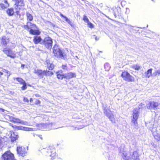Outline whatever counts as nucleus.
<instances>
[{
	"label": "nucleus",
	"mask_w": 160,
	"mask_h": 160,
	"mask_svg": "<svg viewBox=\"0 0 160 160\" xmlns=\"http://www.w3.org/2000/svg\"><path fill=\"white\" fill-rule=\"evenodd\" d=\"M53 52L55 56L61 59L65 60L67 59V56L62 51L58 46L55 45L53 48Z\"/></svg>",
	"instance_id": "f257e3e1"
},
{
	"label": "nucleus",
	"mask_w": 160,
	"mask_h": 160,
	"mask_svg": "<svg viewBox=\"0 0 160 160\" xmlns=\"http://www.w3.org/2000/svg\"><path fill=\"white\" fill-rule=\"evenodd\" d=\"M25 28L26 29H30V33L33 35H38L40 32L39 30H37L36 25L30 22H28L27 24L25 26Z\"/></svg>",
	"instance_id": "f03ea898"
},
{
	"label": "nucleus",
	"mask_w": 160,
	"mask_h": 160,
	"mask_svg": "<svg viewBox=\"0 0 160 160\" xmlns=\"http://www.w3.org/2000/svg\"><path fill=\"white\" fill-rule=\"evenodd\" d=\"M139 113V111L138 108L134 109L133 114V119L132 120V122L134 128L137 129L138 128L137 119L138 117Z\"/></svg>",
	"instance_id": "7ed1b4c3"
},
{
	"label": "nucleus",
	"mask_w": 160,
	"mask_h": 160,
	"mask_svg": "<svg viewBox=\"0 0 160 160\" xmlns=\"http://www.w3.org/2000/svg\"><path fill=\"white\" fill-rule=\"evenodd\" d=\"M2 51L8 56L10 57L11 58H14L16 57V52L12 51L9 48H4L3 49Z\"/></svg>",
	"instance_id": "20e7f679"
},
{
	"label": "nucleus",
	"mask_w": 160,
	"mask_h": 160,
	"mask_svg": "<svg viewBox=\"0 0 160 160\" xmlns=\"http://www.w3.org/2000/svg\"><path fill=\"white\" fill-rule=\"evenodd\" d=\"M103 108L104 110V114L110 119L112 122L114 121V118L113 117V115L107 106H103Z\"/></svg>",
	"instance_id": "39448f33"
},
{
	"label": "nucleus",
	"mask_w": 160,
	"mask_h": 160,
	"mask_svg": "<svg viewBox=\"0 0 160 160\" xmlns=\"http://www.w3.org/2000/svg\"><path fill=\"white\" fill-rule=\"evenodd\" d=\"M44 154L47 156H50L54 158L57 156L55 149L51 147L48 148L45 150Z\"/></svg>",
	"instance_id": "423d86ee"
},
{
	"label": "nucleus",
	"mask_w": 160,
	"mask_h": 160,
	"mask_svg": "<svg viewBox=\"0 0 160 160\" xmlns=\"http://www.w3.org/2000/svg\"><path fill=\"white\" fill-rule=\"evenodd\" d=\"M2 160H16L14 155L10 152H6L1 157Z\"/></svg>",
	"instance_id": "0eeeda50"
},
{
	"label": "nucleus",
	"mask_w": 160,
	"mask_h": 160,
	"mask_svg": "<svg viewBox=\"0 0 160 160\" xmlns=\"http://www.w3.org/2000/svg\"><path fill=\"white\" fill-rule=\"evenodd\" d=\"M121 76L123 79L127 81L132 82L134 81V78L127 72H123Z\"/></svg>",
	"instance_id": "6e6552de"
},
{
	"label": "nucleus",
	"mask_w": 160,
	"mask_h": 160,
	"mask_svg": "<svg viewBox=\"0 0 160 160\" xmlns=\"http://www.w3.org/2000/svg\"><path fill=\"white\" fill-rule=\"evenodd\" d=\"M43 43L47 48L51 49L52 46V41L50 38L46 37L44 39Z\"/></svg>",
	"instance_id": "1a4fd4ad"
},
{
	"label": "nucleus",
	"mask_w": 160,
	"mask_h": 160,
	"mask_svg": "<svg viewBox=\"0 0 160 160\" xmlns=\"http://www.w3.org/2000/svg\"><path fill=\"white\" fill-rule=\"evenodd\" d=\"M15 2V6L14 8L16 10V13L17 15H18L19 13V11L20 10V8L18 7V6H22L24 5L23 2V0H13Z\"/></svg>",
	"instance_id": "9d476101"
},
{
	"label": "nucleus",
	"mask_w": 160,
	"mask_h": 160,
	"mask_svg": "<svg viewBox=\"0 0 160 160\" xmlns=\"http://www.w3.org/2000/svg\"><path fill=\"white\" fill-rule=\"evenodd\" d=\"M27 149L22 146H18L17 148L18 154L22 157L25 156L26 154Z\"/></svg>",
	"instance_id": "9b49d317"
},
{
	"label": "nucleus",
	"mask_w": 160,
	"mask_h": 160,
	"mask_svg": "<svg viewBox=\"0 0 160 160\" xmlns=\"http://www.w3.org/2000/svg\"><path fill=\"white\" fill-rule=\"evenodd\" d=\"M159 104L158 102H150L147 104L146 106L148 109H153L157 108Z\"/></svg>",
	"instance_id": "f8f14e48"
},
{
	"label": "nucleus",
	"mask_w": 160,
	"mask_h": 160,
	"mask_svg": "<svg viewBox=\"0 0 160 160\" xmlns=\"http://www.w3.org/2000/svg\"><path fill=\"white\" fill-rule=\"evenodd\" d=\"M9 38L5 36L2 37L1 40V45L2 47H6L7 44L9 42Z\"/></svg>",
	"instance_id": "ddd939ff"
},
{
	"label": "nucleus",
	"mask_w": 160,
	"mask_h": 160,
	"mask_svg": "<svg viewBox=\"0 0 160 160\" xmlns=\"http://www.w3.org/2000/svg\"><path fill=\"white\" fill-rule=\"evenodd\" d=\"M151 131L155 138L157 140H159L160 134L157 132V129L156 128H152Z\"/></svg>",
	"instance_id": "4468645a"
},
{
	"label": "nucleus",
	"mask_w": 160,
	"mask_h": 160,
	"mask_svg": "<svg viewBox=\"0 0 160 160\" xmlns=\"http://www.w3.org/2000/svg\"><path fill=\"white\" fill-rule=\"evenodd\" d=\"M10 134L12 142H13L17 139L18 136L16 132H14L12 131H11L10 132Z\"/></svg>",
	"instance_id": "2eb2a0df"
},
{
	"label": "nucleus",
	"mask_w": 160,
	"mask_h": 160,
	"mask_svg": "<svg viewBox=\"0 0 160 160\" xmlns=\"http://www.w3.org/2000/svg\"><path fill=\"white\" fill-rule=\"evenodd\" d=\"M9 6V4L7 0H3L0 4V7L2 9H4Z\"/></svg>",
	"instance_id": "dca6fc26"
},
{
	"label": "nucleus",
	"mask_w": 160,
	"mask_h": 160,
	"mask_svg": "<svg viewBox=\"0 0 160 160\" xmlns=\"http://www.w3.org/2000/svg\"><path fill=\"white\" fill-rule=\"evenodd\" d=\"M76 77L75 73L72 72L64 74V78L67 79H69L72 78H75Z\"/></svg>",
	"instance_id": "f3484780"
},
{
	"label": "nucleus",
	"mask_w": 160,
	"mask_h": 160,
	"mask_svg": "<svg viewBox=\"0 0 160 160\" xmlns=\"http://www.w3.org/2000/svg\"><path fill=\"white\" fill-rule=\"evenodd\" d=\"M53 74V72L50 71H42L41 70V78L42 75L46 76H51Z\"/></svg>",
	"instance_id": "a211bd4d"
},
{
	"label": "nucleus",
	"mask_w": 160,
	"mask_h": 160,
	"mask_svg": "<svg viewBox=\"0 0 160 160\" xmlns=\"http://www.w3.org/2000/svg\"><path fill=\"white\" fill-rule=\"evenodd\" d=\"M44 64L46 65V66L50 70H52L54 68V65L52 63H50L49 60H47L44 62Z\"/></svg>",
	"instance_id": "6ab92c4d"
},
{
	"label": "nucleus",
	"mask_w": 160,
	"mask_h": 160,
	"mask_svg": "<svg viewBox=\"0 0 160 160\" xmlns=\"http://www.w3.org/2000/svg\"><path fill=\"white\" fill-rule=\"evenodd\" d=\"M51 126V124H41V130H44L45 129L46 130L49 129H50Z\"/></svg>",
	"instance_id": "aec40b11"
},
{
	"label": "nucleus",
	"mask_w": 160,
	"mask_h": 160,
	"mask_svg": "<svg viewBox=\"0 0 160 160\" xmlns=\"http://www.w3.org/2000/svg\"><path fill=\"white\" fill-rule=\"evenodd\" d=\"M132 157L133 160H140L139 155L137 152L136 151L133 152Z\"/></svg>",
	"instance_id": "412c9836"
},
{
	"label": "nucleus",
	"mask_w": 160,
	"mask_h": 160,
	"mask_svg": "<svg viewBox=\"0 0 160 160\" xmlns=\"http://www.w3.org/2000/svg\"><path fill=\"white\" fill-rule=\"evenodd\" d=\"M152 69H150L148 70L147 72H145L143 76L145 77L149 78L151 76H152Z\"/></svg>",
	"instance_id": "4be33fe9"
},
{
	"label": "nucleus",
	"mask_w": 160,
	"mask_h": 160,
	"mask_svg": "<svg viewBox=\"0 0 160 160\" xmlns=\"http://www.w3.org/2000/svg\"><path fill=\"white\" fill-rule=\"evenodd\" d=\"M60 16L61 17L64 18L65 19V21H66L68 24H69L71 26H73V24L66 17L64 16L61 13H60Z\"/></svg>",
	"instance_id": "5701e85b"
},
{
	"label": "nucleus",
	"mask_w": 160,
	"mask_h": 160,
	"mask_svg": "<svg viewBox=\"0 0 160 160\" xmlns=\"http://www.w3.org/2000/svg\"><path fill=\"white\" fill-rule=\"evenodd\" d=\"M7 14L9 16H12L13 15L14 11L12 8H8L7 10Z\"/></svg>",
	"instance_id": "b1692460"
},
{
	"label": "nucleus",
	"mask_w": 160,
	"mask_h": 160,
	"mask_svg": "<svg viewBox=\"0 0 160 160\" xmlns=\"http://www.w3.org/2000/svg\"><path fill=\"white\" fill-rule=\"evenodd\" d=\"M12 121L14 123H20L22 124L23 122L21 121L18 118H13L12 119Z\"/></svg>",
	"instance_id": "393cba45"
},
{
	"label": "nucleus",
	"mask_w": 160,
	"mask_h": 160,
	"mask_svg": "<svg viewBox=\"0 0 160 160\" xmlns=\"http://www.w3.org/2000/svg\"><path fill=\"white\" fill-rule=\"evenodd\" d=\"M122 157L124 160H132L130 157H127V154L126 153H123Z\"/></svg>",
	"instance_id": "a878e982"
},
{
	"label": "nucleus",
	"mask_w": 160,
	"mask_h": 160,
	"mask_svg": "<svg viewBox=\"0 0 160 160\" xmlns=\"http://www.w3.org/2000/svg\"><path fill=\"white\" fill-rule=\"evenodd\" d=\"M160 75V69L158 70H155L152 74V76H156Z\"/></svg>",
	"instance_id": "bb28decb"
},
{
	"label": "nucleus",
	"mask_w": 160,
	"mask_h": 160,
	"mask_svg": "<svg viewBox=\"0 0 160 160\" xmlns=\"http://www.w3.org/2000/svg\"><path fill=\"white\" fill-rule=\"evenodd\" d=\"M26 16L27 20L31 21L33 19V17L32 15L28 12L27 13Z\"/></svg>",
	"instance_id": "cd10ccee"
},
{
	"label": "nucleus",
	"mask_w": 160,
	"mask_h": 160,
	"mask_svg": "<svg viewBox=\"0 0 160 160\" xmlns=\"http://www.w3.org/2000/svg\"><path fill=\"white\" fill-rule=\"evenodd\" d=\"M33 40L35 43L37 44L38 43L40 42V36L34 37V38Z\"/></svg>",
	"instance_id": "c85d7f7f"
},
{
	"label": "nucleus",
	"mask_w": 160,
	"mask_h": 160,
	"mask_svg": "<svg viewBox=\"0 0 160 160\" xmlns=\"http://www.w3.org/2000/svg\"><path fill=\"white\" fill-rule=\"evenodd\" d=\"M131 67L137 70H139L140 69V67L139 65L135 64L133 65H132Z\"/></svg>",
	"instance_id": "c756f323"
},
{
	"label": "nucleus",
	"mask_w": 160,
	"mask_h": 160,
	"mask_svg": "<svg viewBox=\"0 0 160 160\" xmlns=\"http://www.w3.org/2000/svg\"><path fill=\"white\" fill-rule=\"evenodd\" d=\"M20 129L26 131H31L32 129V128L22 127L20 128Z\"/></svg>",
	"instance_id": "7c9ffc66"
},
{
	"label": "nucleus",
	"mask_w": 160,
	"mask_h": 160,
	"mask_svg": "<svg viewBox=\"0 0 160 160\" xmlns=\"http://www.w3.org/2000/svg\"><path fill=\"white\" fill-rule=\"evenodd\" d=\"M61 68L64 71H68V68L67 64L62 65L61 66Z\"/></svg>",
	"instance_id": "2f4dec72"
},
{
	"label": "nucleus",
	"mask_w": 160,
	"mask_h": 160,
	"mask_svg": "<svg viewBox=\"0 0 160 160\" xmlns=\"http://www.w3.org/2000/svg\"><path fill=\"white\" fill-rule=\"evenodd\" d=\"M16 79L21 84L25 83V81L21 78H17Z\"/></svg>",
	"instance_id": "473e14b6"
},
{
	"label": "nucleus",
	"mask_w": 160,
	"mask_h": 160,
	"mask_svg": "<svg viewBox=\"0 0 160 160\" xmlns=\"http://www.w3.org/2000/svg\"><path fill=\"white\" fill-rule=\"evenodd\" d=\"M57 77L59 79H62L63 78H64V74H61L58 73L57 74Z\"/></svg>",
	"instance_id": "72a5a7b5"
},
{
	"label": "nucleus",
	"mask_w": 160,
	"mask_h": 160,
	"mask_svg": "<svg viewBox=\"0 0 160 160\" xmlns=\"http://www.w3.org/2000/svg\"><path fill=\"white\" fill-rule=\"evenodd\" d=\"M109 64L108 63H105L104 64V68L106 71H108L110 68Z\"/></svg>",
	"instance_id": "f704fd0d"
},
{
	"label": "nucleus",
	"mask_w": 160,
	"mask_h": 160,
	"mask_svg": "<svg viewBox=\"0 0 160 160\" xmlns=\"http://www.w3.org/2000/svg\"><path fill=\"white\" fill-rule=\"evenodd\" d=\"M87 23L89 27L91 28H94L93 25L91 22H90L89 21L87 22Z\"/></svg>",
	"instance_id": "c9c22d12"
},
{
	"label": "nucleus",
	"mask_w": 160,
	"mask_h": 160,
	"mask_svg": "<svg viewBox=\"0 0 160 160\" xmlns=\"http://www.w3.org/2000/svg\"><path fill=\"white\" fill-rule=\"evenodd\" d=\"M83 20L85 22H86L87 23L89 21V19H88L87 17L85 15H84L83 16Z\"/></svg>",
	"instance_id": "e433bc0d"
},
{
	"label": "nucleus",
	"mask_w": 160,
	"mask_h": 160,
	"mask_svg": "<svg viewBox=\"0 0 160 160\" xmlns=\"http://www.w3.org/2000/svg\"><path fill=\"white\" fill-rule=\"evenodd\" d=\"M23 85V86L21 88L22 90H25L27 88V86L26 83L24 84H22Z\"/></svg>",
	"instance_id": "4c0bfd02"
},
{
	"label": "nucleus",
	"mask_w": 160,
	"mask_h": 160,
	"mask_svg": "<svg viewBox=\"0 0 160 160\" xmlns=\"http://www.w3.org/2000/svg\"><path fill=\"white\" fill-rule=\"evenodd\" d=\"M12 45L10 46V48H11V49L14 48L16 47V45L15 44L12 43Z\"/></svg>",
	"instance_id": "58836bf2"
},
{
	"label": "nucleus",
	"mask_w": 160,
	"mask_h": 160,
	"mask_svg": "<svg viewBox=\"0 0 160 160\" xmlns=\"http://www.w3.org/2000/svg\"><path fill=\"white\" fill-rule=\"evenodd\" d=\"M35 73L37 74L38 75H40V70H37V71H36V70H35Z\"/></svg>",
	"instance_id": "ea45409f"
},
{
	"label": "nucleus",
	"mask_w": 160,
	"mask_h": 160,
	"mask_svg": "<svg viewBox=\"0 0 160 160\" xmlns=\"http://www.w3.org/2000/svg\"><path fill=\"white\" fill-rule=\"evenodd\" d=\"M23 101L25 102H28L29 101L27 98L24 97Z\"/></svg>",
	"instance_id": "a19ab883"
},
{
	"label": "nucleus",
	"mask_w": 160,
	"mask_h": 160,
	"mask_svg": "<svg viewBox=\"0 0 160 160\" xmlns=\"http://www.w3.org/2000/svg\"><path fill=\"white\" fill-rule=\"evenodd\" d=\"M3 72H5L7 73H9V74L8 75V76H9L11 74L10 72H9L8 71H7L6 70H4Z\"/></svg>",
	"instance_id": "79ce46f5"
},
{
	"label": "nucleus",
	"mask_w": 160,
	"mask_h": 160,
	"mask_svg": "<svg viewBox=\"0 0 160 160\" xmlns=\"http://www.w3.org/2000/svg\"><path fill=\"white\" fill-rule=\"evenodd\" d=\"M143 106V104L142 103H141L139 105V109L140 108H142V106Z\"/></svg>",
	"instance_id": "37998d69"
},
{
	"label": "nucleus",
	"mask_w": 160,
	"mask_h": 160,
	"mask_svg": "<svg viewBox=\"0 0 160 160\" xmlns=\"http://www.w3.org/2000/svg\"><path fill=\"white\" fill-rule=\"evenodd\" d=\"M118 9H116L114 10V14L115 15H118V12L117 13L116 11H118Z\"/></svg>",
	"instance_id": "c03bdc74"
},
{
	"label": "nucleus",
	"mask_w": 160,
	"mask_h": 160,
	"mask_svg": "<svg viewBox=\"0 0 160 160\" xmlns=\"http://www.w3.org/2000/svg\"><path fill=\"white\" fill-rule=\"evenodd\" d=\"M24 66H25V65H24V64H22V65H21V68L22 69H23L24 68Z\"/></svg>",
	"instance_id": "a18cd8bd"
},
{
	"label": "nucleus",
	"mask_w": 160,
	"mask_h": 160,
	"mask_svg": "<svg viewBox=\"0 0 160 160\" xmlns=\"http://www.w3.org/2000/svg\"><path fill=\"white\" fill-rule=\"evenodd\" d=\"M95 39L96 41H98L99 39V38H98L96 36L95 38Z\"/></svg>",
	"instance_id": "49530a36"
},
{
	"label": "nucleus",
	"mask_w": 160,
	"mask_h": 160,
	"mask_svg": "<svg viewBox=\"0 0 160 160\" xmlns=\"http://www.w3.org/2000/svg\"><path fill=\"white\" fill-rule=\"evenodd\" d=\"M3 75V73L2 72H0V76L1 75Z\"/></svg>",
	"instance_id": "de8ad7c7"
},
{
	"label": "nucleus",
	"mask_w": 160,
	"mask_h": 160,
	"mask_svg": "<svg viewBox=\"0 0 160 160\" xmlns=\"http://www.w3.org/2000/svg\"><path fill=\"white\" fill-rule=\"evenodd\" d=\"M32 98H31L30 100V101L31 102H32Z\"/></svg>",
	"instance_id": "09e8293b"
},
{
	"label": "nucleus",
	"mask_w": 160,
	"mask_h": 160,
	"mask_svg": "<svg viewBox=\"0 0 160 160\" xmlns=\"http://www.w3.org/2000/svg\"><path fill=\"white\" fill-rule=\"evenodd\" d=\"M40 40H41V41H42V39H41H41H40Z\"/></svg>",
	"instance_id": "8fccbe9b"
}]
</instances>
